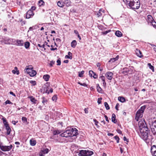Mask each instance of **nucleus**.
I'll return each instance as SVG.
<instances>
[{
  "label": "nucleus",
  "instance_id": "1",
  "mask_svg": "<svg viewBox=\"0 0 156 156\" xmlns=\"http://www.w3.org/2000/svg\"><path fill=\"white\" fill-rule=\"evenodd\" d=\"M139 129L140 133L139 135L147 143H149L151 142L153 137V136L149 135V130L147 127L145 121L144 119L139 121L138 122Z\"/></svg>",
  "mask_w": 156,
  "mask_h": 156
},
{
  "label": "nucleus",
  "instance_id": "2",
  "mask_svg": "<svg viewBox=\"0 0 156 156\" xmlns=\"http://www.w3.org/2000/svg\"><path fill=\"white\" fill-rule=\"evenodd\" d=\"M78 134V130L75 128L66 129L65 131L61 134V136L67 137L76 136Z\"/></svg>",
  "mask_w": 156,
  "mask_h": 156
},
{
  "label": "nucleus",
  "instance_id": "3",
  "mask_svg": "<svg viewBox=\"0 0 156 156\" xmlns=\"http://www.w3.org/2000/svg\"><path fill=\"white\" fill-rule=\"evenodd\" d=\"M126 4L132 9L135 10L138 9L140 6L139 0H126Z\"/></svg>",
  "mask_w": 156,
  "mask_h": 156
},
{
  "label": "nucleus",
  "instance_id": "4",
  "mask_svg": "<svg viewBox=\"0 0 156 156\" xmlns=\"http://www.w3.org/2000/svg\"><path fill=\"white\" fill-rule=\"evenodd\" d=\"M93 154L94 152L91 151L82 150L80 151L78 155L79 156H90Z\"/></svg>",
  "mask_w": 156,
  "mask_h": 156
},
{
  "label": "nucleus",
  "instance_id": "5",
  "mask_svg": "<svg viewBox=\"0 0 156 156\" xmlns=\"http://www.w3.org/2000/svg\"><path fill=\"white\" fill-rule=\"evenodd\" d=\"M13 146L10 145L9 146L0 145L1 149L4 151H8L10 150L12 148Z\"/></svg>",
  "mask_w": 156,
  "mask_h": 156
},
{
  "label": "nucleus",
  "instance_id": "6",
  "mask_svg": "<svg viewBox=\"0 0 156 156\" xmlns=\"http://www.w3.org/2000/svg\"><path fill=\"white\" fill-rule=\"evenodd\" d=\"M34 15V13L33 11L31 9L29 10L27 12L26 16L27 19H29L32 17Z\"/></svg>",
  "mask_w": 156,
  "mask_h": 156
},
{
  "label": "nucleus",
  "instance_id": "7",
  "mask_svg": "<svg viewBox=\"0 0 156 156\" xmlns=\"http://www.w3.org/2000/svg\"><path fill=\"white\" fill-rule=\"evenodd\" d=\"M143 116V113L138 111L136 113L135 119L137 121H138L139 119L142 118Z\"/></svg>",
  "mask_w": 156,
  "mask_h": 156
},
{
  "label": "nucleus",
  "instance_id": "8",
  "mask_svg": "<svg viewBox=\"0 0 156 156\" xmlns=\"http://www.w3.org/2000/svg\"><path fill=\"white\" fill-rule=\"evenodd\" d=\"M113 75V73L110 72H108L105 74V76L109 80H111L112 79Z\"/></svg>",
  "mask_w": 156,
  "mask_h": 156
},
{
  "label": "nucleus",
  "instance_id": "9",
  "mask_svg": "<svg viewBox=\"0 0 156 156\" xmlns=\"http://www.w3.org/2000/svg\"><path fill=\"white\" fill-rule=\"evenodd\" d=\"M15 44L19 46H23L24 45V42L22 40L17 39L16 41Z\"/></svg>",
  "mask_w": 156,
  "mask_h": 156
},
{
  "label": "nucleus",
  "instance_id": "10",
  "mask_svg": "<svg viewBox=\"0 0 156 156\" xmlns=\"http://www.w3.org/2000/svg\"><path fill=\"white\" fill-rule=\"evenodd\" d=\"M48 84V83H46L43 86V88L44 90V92L49 94V92H48V87L47 86Z\"/></svg>",
  "mask_w": 156,
  "mask_h": 156
},
{
  "label": "nucleus",
  "instance_id": "11",
  "mask_svg": "<svg viewBox=\"0 0 156 156\" xmlns=\"http://www.w3.org/2000/svg\"><path fill=\"white\" fill-rule=\"evenodd\" d=\"M5 127L6 130H7L6 134L7 135L10 134L11 132V128L9 127V125H6L5 126Z\"/></svg>",
  "mask_w": 156,
  "mask_h": 156
},
{
  "label": "nucleus",
  "instance_id": "12",
  "mask_svg": "<svg viewBox=\"0 0 156 156\" xmlns=\"http://www.w3.org/2000/svg\"><path fill=\"white\" fill-rule=\"evenodd\" d=\"M64 2L67 7L71 6L72 3L70 0H65Z\"/></svg>",
  "mask_w": 156,
  "mask_h": 156
},
{
  "label": "nucleus",
  "instance_id": "13",
  "mask_svg": "<svg viewBox=\"0 0 156 156\" xmlns=\"http://www.w3.org/2000/svg\"><path fill=\"white\" fill-rule=\"evenodd\" d=\"M103 13L105 12L104 10H102V9H100L99 10V11L97 12L95 14L98 17H100L102 15L101 12Z\"/></svg>",
  "mask_w": 156,
  "mask_h": 156
},
{
  "label": "nucleus",
  "instance_id": "14",
  "mask_svg": "<svg viewBox=\"0 0 156 156\" xmlns=\"http://www.w3.org/2000/svg\"><path fill=\"white\" fill-rule=\"evenodd\" d=\"M115 118L116 115L114 113H113L112 115V121L115 123H116L117 122V120L115 119Z\"/></svg>",
  "mask_w": 156,
  "mask_h": 156
},
{
  "label": "nucleus",
  "instance_id": "15",
  "mask_svg": "<svg viewBox=\"0 0 156 156\" xmlns=\"http://www.w3.org/2000/svg\"><path fill=\"white\" fill-rule=\"evenodd\" d=\"M129 71V69L127 68H124L123 69L122 73L125 75H126Z\"/></svg>",
  "mask_w": 156,
  "mask_h": 156
},
{
  "label": "nucleus",
  "instance_id": "16",
  "mask_svg": "<svg viewBox=\"0 0 156 156\" xmlns=\"http://www.w3.org/2000/svg\"><path fill=\"white\" fill-rule=\"evenodd\" d=\"M119 58V56L118 55H117L115 58H112L110 59V60L109 61V62H113L116 61H117Z\"/></svg>",
  "mask_w": 156,
  "mask_h": 156
},
{
  "label": "nucleus",
  "instance_id": "17",
  "mask_svg": "<svg viewBox=\"0 0 156 156\" xmlns=\"http://www.w3.org/2000/svg\"><path fill=\"white\" fill-rule=\"evenodd\" d=\"M57 5L60 7H63L64 5V3L63 2L59 1L57 2Z\"/></svg>",
  "mask_w": 156,
  "mask_h": 156
},
{
  "label": "nucleus",
  "instance_id": "18",
  "mask_svg": "<svg viewBox=\"0 0 156 156\" xmlns=\"http://www.w3.org/2000/svg\"><path fill=\"white\" fill-rule=\"evenodd\" d=\"M100 78L102 80V81L103 82V85L105 87V86H106V83L105 82V77L103 76H101L100 77Z\"/></svg>",
  "mask_w": 156,
  "mask_h": 156
},
{
  "label": "nucleus",
  "instance_id": "19",
  "mask_svg": "<svg viewBox=\"0 0 156 156\" xmlns=\"http://www.w3.org/2000/svg\"><path fill=\"white\" fill-rule=\"evenodd\" d=\"M37 74L36 72L34 70H32L30 73V75L31 76H34L36 75Z\"/></svg>",
  "mask_w": 156,
  "mask_h": 156
},
{
  "label": "nucleus",
  "instance_id": "20",
  "mask_svg": "<svg viewBox=\"0 0 156 156\" xmlns=\"http://www.w3.org/2000/svg\"><path fill=\"white\" fill-rule=\"evenodd\" d=\"M115 34V35L118 37H121L122 35V33L119 30L116 31Z\"/></svg>",
  "mask_w": 156,
  "mask_h": 156
},
{
  "label": "nucleus",
  "instance_id": "21",
  "mask_svg": "<svg viewBox=\"0 0 156 156\" xmlns=\"http://www.w3.org/2000/svg\"><path fill=\"white\" fill-rule=\"evenodd\" d=\"M118 100L120 102L123 103L126 101V100L124 98L122 97H119L118 98Z\"/></svg>",
  "mask_w": 156,
  "mask_h": 156
},
{
  "label": "nucleus",
  "instance_id": "22",
  "mask_svg": "<svg viewBox=\"0 0 156 156\" xmlns=\"http://www.w3.org/2000/svg\"><path fill=\"white\" fill-rule=\"evenodd\" d=\"M50 76L48 74L45 75L43 76V78L44 80L47 81L49 80V79L50 78Z\"/></svg>",
  "mask_w": 156,
  "mask_h": 156
},
{
  "label": "nucleus",
  "instance_id": "23",
  "mask_svg": "<svg viewBox=\"0 0 156 156\" xmlns=\"http://www.w3.org/2000/svg\"><path fill=\"white\" fill-rule=\"evenodd\" d=\"M29 98L30 99V101L33 103L36 104V101H37V100L35 99V98L32 96H30Z\"/></svg>",
  "mask_w": 156,
  "mask_h": 156
},
{
  "label": "nucleus",
  "instance_id": "24",
  "mask_svg": "<svg viewBox=\"0 0 156 156\" xmlns=\"http://www.w3.org/2000/svg\"><path fill=\"white\" fill-rule=\"evenodd\" d=\"M77 44L76 40H73L71 43V46L73 48H75Z\"/></svg>",
  "mask_w": 156,
  "mask_h": 156
},
{
  "label": "nucleus",
  "instance_id": "25",
  "mask_svg": "<svg viewBox=\"0 0 156 156\" xmlns=\"http://www.w3.org/2000/svg\"><path fill=\"white\" fill-rule=\"evenodd\" d=\"M136 55L140 57H141L142 56V55L141 52L139 50L136 49Z\"/></svg>",
  "mask_w": 156,
  "mask_h": 156
},
{
  "label": "nucleus",
  "instance_id": "26",
  "mask_svg": "<svg viewBox=\"0 0 156 156\" xmlns=\"http://www.w3.org/2000/svg\"><path fill=\"white\" fill-rule=\"evenodd\" d=\"M30 144L32 146H34L36 143V140H30Z\"/></svg>",
  "mask_w": 156,
  "mask_h": 156
},
{
  "label": "nucleus",
  "instance_id": "27",
  "mask_svg": "<svg viewBox=\"0 0 156 156\" xmlns=\"http://www.w3.org/2000/svg\"><path fill=\"white\" fill-rule=\"evenodd\" d=\"M146 108V106H142L140 109L138 110V111H140V112H141L143 113V112L144 111V110Z\"/></svg>",
  "mask_w": 156,
  "mask_h": 156
},
{
  "label": "nucleus",
  "instance_id": "28",
  "mask_svg": "<svg viewBox=\"0 0 156 156\" xmlns=\"http://www.w3.org/2000/svg\"><path fill=\"white\" fill-rule=\"evenodd\" d=\"M2 120L3 121V123L4 124V126H5L6 125H9L8 123L7 122L5 118H2Z\"/></svg>",
  "mask_w": 156,
  "mask_h": 156
},
{
  "label": "nucleus",
  "instance_id": "29",
  "mask_svg": "<svg viewBox=\"0 0 156 156\" xmlns=\"http://www.w3.org/2000/svg\"><path fill=\"white\" fill-rule=\"evenodd\" d=\"M30 45V43L28 42H26L24 44V46L26 48H28Z\"/></svg>",
  "mask_w": 156,
  "mask_h": 156
},
{
  "label": "nucleus",
  "instance_id": "30",
  "mask_svg": "<svg viewBox=\"0 0 156 156\" xmlns=\"http://www.w3.org/2000/svg\"><path fill=\"white\" fill-rule=\"evenodd\" d=\"M151 22H151L152 25L153 26V27L156 29V23L154 20H151Z\"/></svg>",
  "mask_w": 156,
  "mask_h": 156
},
{
  "label": "nucleus",
  "instance_id": "31",
  "mask_svg": "<svg viewBox=\"0 0 156 156\" xmlns=\"http://www.w3.org/2000/svg\"><path fill=\"white\" fill-rule=\"evenodd\" d=\"M148 66L149 67V68L152 70L153 71H154V67L153 66H152L151 63H148L147 64Z\"/></svg>",
  "mask_w": 156,
  "mask_h": 156
},
{
  "label": "nucleus",
  "instance_id": "32",
  "mask_svg": "<svg viewBox=\"0 0 156 156\" xmlns=\"http://www.w3.org/2000/svg\"><path fill=\"white\" fill-rule=\"evenodd\" d=\"M104 105L107 110H109L110 109V107L107 102H105L104 103Z\"/></svg>",
  "mask_w": 156,
  "mask_h": 156
},
{
  "label": "nucleus",
  "instance_id": "33",
  "mask_svg": "<svg viewBox=\"0 0 156 156\" xmlns=\"http://www.w3.org/2000/svg\"><path fill=\"white\" fill-rule=\"evenodd\" d=\"M44 4V2L43 0H40L38 2L39 5L40 6L43 5Z\"/></svg>",
  "mask_w": 156,
  "mask_h": 156
},
{
  "label": "nucleus",
  "instance_id": "34",
  "mask_svg": "<svg viewBox=\"0 0 156 156\" xmlns=\"http://www.w3.org/2000/svg\"><path fill=\"white\" fill-rule=\"evenodd\" d=\"M61 133L60 131L58 130H55L53 132V134L54 135H56L59 134Z\"/></svg>",
  "mask_w": 156,
  "mask_h": 156
},
{
  "label": "nucleus",
  "instance_id": "35",
  "mask_svg": "<svg viewBox=\"0 0 156 156\" xmlns=\"http://www.w3.org/2000/svg\"><path fill=\"white\" fill-rule=\"evenodd\" d=\"M12 72L14 74H16L18 75L19 74V71L18 70H13L12 71Z\"/></svg>",
  "mask_w": 156,
  "mask_h": 156
},
{
  "label": "nucleus",
  "instance_id": "36",
  "mask_svg": "<svg viewBox=\"0 0 156 156\" xmlns=\"http://www.w3.org/2000/svg\"><path fill=\"white\" fill-rule=\"evenodd\" d=\"M84 71H82L80 72L79 73V76L80 77H82L83 76V74L84 73Z\"/></svg>",
  "mask_w": 156,
  "mask_h": 156
},
{
  "label": "nucleus",
  "instance_id": "37",
  "mask_svg": "<svg viewBox=\"0 0 156 156\" xmlns=\"http://www.w3.org/2000/svg\"><path fill=\"white\" fill-rule=\"evenodd\" d=\"M97 91L99 92H100L101 91L102 89L100 87L99 85L98 84L97 86Z\"/></svg>",
  "mask_w": 156,
  "mask_h": 156
},
{
  "label": "nucleus",
  "instance_id": "38",
  "mask_svg": "<svg viewBox=\"0 0 156 156\" xmlns=\"http://www.w3.org/2000/svg\"><path fill=\"white\" fill-rule=\"evenodd\" d=\"M94 74V72L92 70H90L89 71V75L90 77H92L93 76V75Z\"/></svg>",
  "mask_w": 156,
  "mask_h": 156
},
{
  "label": "nucleus",
  "instance_id": "39",
  "mask_svg": "<svg viewBox=\"0 0 156 156\" xmlns=\"http://www.w3.org/2000/svg\"><path fill=\"white\" fill-rule=\"evenodd\" d=\"M5 105H6L7 104H13V103L11 102L9 100H7L5 101Z\"/></svg>",
  "mask_w": 156,
  "mask_h": 156
},
{
  "label": "nucleus",
  "instance_id": "40",
  "mask_svg": "<svg viewBox=\"0 0 156 156\" xmlns=\"http://www.w3.org/2000/svg\"><path fill=\"white\" fill-rule=\"evenodd\" d=\"M93 121L95 123V125L97 126V127H99V126L98 125V124L99 123L97 121L96 119H94Z\"/></svg>",
  "mask_w": 156,
  "mask_h": 156
},
{
  "label": "nucleus",
  "instance_id": "41",
  "mask_svg": "<svg viewBox=\"0 0 156 156\" xmlns=\"http://www.w3.org/2000/svg\"><path fill=\"white\" fill-rule=\"evenodd\" d=\"M114 138L116 140L117 143H119V138L117 136H116L114 137Z\"/></svg>",
  "mask_w": 156,
  "mask_h": 156
},
{
  "label": "nucleus",
  "instance_id": "42",
  "mask_svg": "<svg viewBox=\"0 0 156 156\" xmlns=\"http://www.w3.org/2000/svg\"><path fill=\"white\" fill-rule=\"evenodd\" d=\"M30 83L32 84L33 86H34L36 84V82L35 81L31 80L30 81Z\"/></svg>",
  "mask_w": 156,
  "mask_h": 156
},
{
  "label": "nucleus",
  "instance_id": "43",
  "mask_svg": "<svg viewBox=\"0 0 156 156\" xmlns=\"http://www.w3.org/2000/svg\"><path fill=\"white\" fill-rule=\"evenodd\" d=\"M57 99V98L56 95H54L52 98V99L53 101H56Z\"/></svg>",
  "mask_w": 156,
  "mask_h": 156
},
{
  "label": "nucleus",
  "instance_id": "44",
  "mask_svg": "<svg viewBox=\"0 0 156 156\" xmlns=\"http://www.w3.org/2000/svg\"><path fill=\"white\" fill-rule=\"evenodd\" d=\"M49 151V150L48 149L46 148L44 149L43 151V152L44 153H47Z\"/></svg>",
  "mask_w": 156,
  "mask_h": 156
},
{
  "label": "nucleus",
  "instance_id": "45",
  "mask_svg": "<svg viewBox=\"0 0 156 156\" xmlns=\"http://www.w3.org/2000/svg\"><path fill=\"white\" fill-rule=\"evenodd\" d=\"M22 120L24 122H27V118L24 117H23L22 118Z\"/></svg>",
  "mask_w": 156,
  "mask_h": 156
},
{
  "label": "nucleus",
  "instance_id": "46",
  "mask_svg": "<svg viewBox=\"0 0 156 156\" xmlns=\"http://www.w3.org/2000/svg\"><path fill=\"white\" fill-rule=\"evenodd\" d=\"M25 69L26 70V72L29 74H30V72L32 70L31 69H30L28 68H27Z\"/></svg>",
  "mask_w": 156,
  "mask_h": 156
},
{
  "label": "nucleus",
  "instance_id": "47",
  "mask_svg": "<svg viewBox=\"0 0 156 156\" xmlns=\"http://www.w3.org/2000/svg\"><path fill=\"white\" fill-rule=\"evenodd\" d=\"M57 65L58 66H60L61 65V62L60 59V58H59L57 60Z\"/></svg>",
  "mask_w": 156,
  "mask_h": 156
},
{
  "label": "nucleus",
  "instance_id": "48",
  "mask_svg": "<svg viewBox=\"0 0 156 156\" xmlns=\"http://www.w3.org/2000/svg\"><path fill=\"white\" fill-rule=\"evenodd\" d=\"M78 83L79 84H80V85L83 86L84 87H87V85L85 83H81L80 82H78Z\"/></svg>",
  "mask_w": 156,
  "mask_h": 156
},
{
  "label": "nucleus",
  "instance_id": "49",
  "mask_svg": "<svg viewBox=\"0 0 156 156\" xmlns=\"http://www.w3.org/2000/svg\"><path fill=\"white\" fill-rule=\"evenodd\" d=\"M55 63V61H52L50 62V63L49 64V66L50 67H52L53 66V65H54Z\"/></svg>",
  "mask_w": 156,
  "mask_h": 156
},
{
  "label": "nucleus",
  "instance_id": "50",
  "mask_svg": "<svg viewBox=\"0 0 156 156\" xmlns=\"http://www.w3.org/2000/svg\"><path fill=\"white\" fill-rule=\"evenodd\" d=\"M154 148H156V146L155 145H153V146H152L151 148V152L152 153L153 152V149H154Z\"/></svg>",
  "mask_w": 156,
  "mask_h": 156
},
{
  "label": "nucleus",
  "instance_id": "51",
  "mask_svg": "<svg viewBox=\"0 0 156 156\" xmlns=\"http://www.w3.org/2000/svg\"><path fill=\"white\" fill-rule=\"evenodd\" d=\"M102 99V98H98V103L99 104H100L101 103V100Z\"/></svg>",
  "mask_w": 156,
  "mask_h": 156
},
{
  "label": "nucleus",
  "instance_id": "52",
  "mask_svg": "<svg viewBox=\"0 0 156 156\" xmlns=\"http://www.w3.org/2000/svg\"><path fill=\"white\" fill-rule=\"evenodd\" d=\"M94 79H96L98 77V75H97L95 73H94V74L93 75V76Z\"/></svg>",
  "mask_w": 156,
  "mask_h": 156
},
{
  "label": "nucleus",
  "instance_id": "53",
  "mask_svg": "<svg viewBox=\"0 0 156 156\" xmlns=\"http://www.w3.org/2000/svg\"><path fill=\"white\" fill-rule=\"evenodd\" d=\"M66 58H69L70 59H72V56H69V55H66L65 56Z\"/></svg>",
  "mask_w": 156,
  "mask_h": 156
},
{
  "label": "nucleus",
  "instance_id": "54",
  "mask_svg": "<svg viewBox=\"0 0 156 156\" xmlns=\"http://www.w3.org/2000/svg\"><path fill=\"white\" fill-rule=\"evenodd\" d=\"M20 21L22 22L21 24L22 25H24L26 23V21L25 20L22 21V20H20Z\"/></svg>",
  "mask_w": 156,
  "mask_h": 156
},
{
  "label": "nucleus",
  "instance_id": "55",
  "mask_svg": "<svg viewBox=\"0 0 156 156\" xmlns=\"http://www.w3.org/2000/svg\"><path fill=\"white\" fill-rule=\"evenodd\" d=\"M104 117L105 119V120L106 121L108 122H109V120L108 118V117L105 115H104Z\"/></svg>",
  "mask_w": 156,
  "mask_h": 156
},
{
  "label": "nucleus",
  "instance_id": "56",
  "mask_svg": "<svg viewBox=\"0 0 156 156\" xmlns=\"http://www.w3.org/2000/svg\"><path fill=\"white\" fill-rule=\"evenodd\" d=\"M18 121H15L13 120L12 122V123L14 125H15L17 123Z\"/></svg>",
  "mask_w": 156,
  "mask_h": 156
},
{
  "label": "nucleus",
  "instance_id": "57",
  "mask_svg": "<svg viewBox=\"0 0 156 156\" xmlns=\"http://www.w3.org/2000/svg\"><path fill=\"white\" fill-rule=\"evenodd\" d=\"M36 9V7H35V6H32L30 9H31L33 11V10H34Z\"/></svg>",
  "mask_w": 156,
  "mask_h": 156
},
{
  "label": "nucleus",
  "instance_id": "58",
  "mask_svg": "<svg viewBox=\"0 0 156 156\" xmlns=\"http://www.w3.org/2000/svg\"><path fill=\"white\" fill-rule=\"evenodd\" d=\"M123 140L124 141H126L127 142H129V140L127 139H126V137L125 136H124L123 137Z\"/></svg>",
  "mask_w": 156,
  "mask_h": 156
},
{
  "label": "nucleus",
  "instance_id": "59",
  "mask_svg": "<svg viewBox=\"0 0 156 156\" xmlns=\"http://www.w3.org/2000/svg\"><path fill=\"white\" fill-rule=\"evenodd\" d=\"M119 106V103H117L115 107V108L117 110H118V107Z\"/></svg>",
  "mask_w": 156,
  "mask_h": 156
},
{
  "label": "nucleus",
  "instance_id": "60",
  "mask_svg": "<svg viewBox=\"0 0 156 156\" xmlns=\"http://www.w3.org/2000/svg\"><path fill=\"white\" fill-rule=\"evenodd\" d=\"M45 45V43H44V44L43 45H41V48H44V51L46 50V48H44Z\"/></svg>",
  "mask_w": 156,
  "mask_h": 156
},
{
  "label": "nucleus",
  "instance_id": "61",
  "mask_svg": "<svg viewBox=\"0 0 156 156\" xmlns=\"http://www.w3.org/2000/svg\"><path fill=\"white\" fill-rule=\"evenodd\" d=\"M47 101V99H46V100H44V101H42V102L44 104V105H45V103H46Z\"/></svg>",
  "mask_w": 156,
  "mask_h": 156
},
{
  "label": "nucleus",
  "instance_id": "62",
  "mask_svg": "<svg viewBox=\"0 0 156 156\" xmlns=\"http://www.w3.org/2000/svg\"><path fill=\"white\" fill-rule=\"evenodd\" d=\"M117 132L119 134H121L122 133V131L120 129H118Z\"/></svg>",
  "mask_w": 156,
  "mask_h": 156
},
{
  "label": "nucleus",
  "instance_id": "63",
  "mask_svg": "<svg viewBox=\"0 0 156 156\" xmlns=\"http://www.w3.org/2000/svg\"><path fill=\"white\" fill-rule=\"evenodd\" d=\"M153 153V156H156V151H154Z\"/></svg>",
  "mask_w": 156,
  "mask_h": 156
},
{
  "label": "nucleus",
  "instance_id": "64",
  "mask_svg": "<svg viewBox=\"0 0 156 156\" xmlns=\"http://www.w3.org/2000/svg\"><path fill=\"white\" fill-rule=\"evenodd\" d=\"M74 32L76 34H77V35L79 34L78 31L76 30H74Z\"/></svg>",
  "mask_w": 156,
  "mask_h": 156
}]
</instances>
